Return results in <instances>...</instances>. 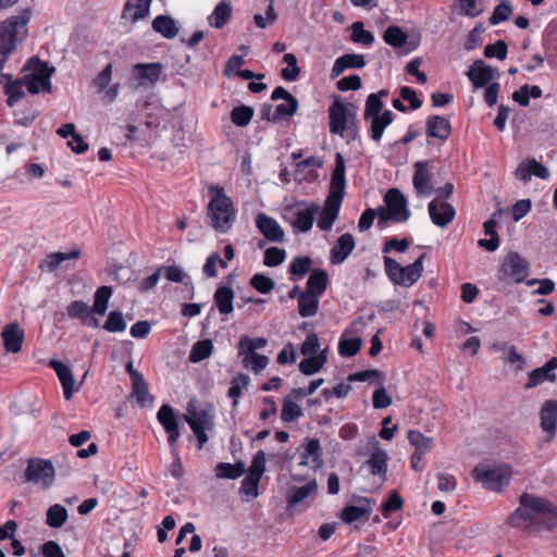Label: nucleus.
<instances>
[{
    "instance_id": "14",
    "label": "nucleus",
    "mask_w": 557,
    "mask_h": 557,
    "mask_svg": "<svg viewBox=\"0 0 557 557\" xmlns=\"http://www.w3.org/2000/svg\"><path fill=\"white\" fill-rule=\"evenodd\" d=\"M256 226L264 238L271 243H282L285 238L284 230L277 221L268 214L260 212L256 216Z\"/></svg>"
},
{
    "instance_id": "39",
    "label": "nucleus",
    "mask_w": 557,
    "mask_h": 557,
    "mask_svg": "<svg viewBox=\"0 0 557 557\" xmlns=\"http://www.w3.org/2000/svg\"><path fill=\"white\" fill-rule=\"evenodd\" d=\"M388 91L381 89L376 94H370L366 100L364 120L369 121L370 117L381 114L383 109V98L387 97Z\"/></svg>"
},
{
    "instance_id": "8",
    "label": "nucleus",
    "mask_w": 557,
    "mask_h": 557,
    "mask_svg": "<svg viewBox=\"0 0 557 557\" xmlns=\"http://www.w3.org/2000/svg\"><path fill=\"white\" fill-rule=\"evenodd\" d=\"M472 475L475 481L481 482L486 488L494 492H502L511 480L512 469L507 463H502L494 468L478 465L474 467Z\"/></svg>"
},
{
    "instance_id": "20",
    "label": "nucleus",
    "mask_w": 557,
    "mask_h": 557,
    "mask_svg": "<svg viewBox=\"0 0 557 557\" xmlns=\"http://www.w3.org/2000/svg\"><path fill=\"white\" fill-rule=\"evenodd\" d=\"M469 79L475 88L487 85L493 78L498 77V72L482 60H476L467 72Z\"/></svg>"
},
{
    "instance_id": "25",
    "label": "nucleus",
    "mask_w": 557,
    "mask_h": 557,
    "mask_svg": "<svg viewBox=\"0 0 557 557\" xmlns=\"http://www.w3.org/2000/svg\"><path fill=\"white\" fill-rule=\"evenodd\" d=\"M49 367L55 371L62 384L64 398L66 400L71 399L75 392V380L72 370L66 364L54 359L49 361Z\"/></svg>"
},
{
    "instance_id": "9",
    "label": "nucleus",
    "mask_w": 557,
    "mask_h": 557,
    "mask_svg": "<svg viewBox=\"0 0 557 557\" xmlns=\"http://www.w3.org/2000/svg\"><path fill=\"white\" fill-rule=\"evenodd\" d=\"M370 449V457L363 462L361 469H368L369 473L377 478V487H380L387 478V462L388 455L380 446L375 437H372L368 443Z\"/></svg>"
},
{
    "instance_id": "61",
    "label": "nucleus",
    "mask_w": 557,
    "mask_h": 557,
    "mask_svg": "<svg viewBox=\"0 0 557 557\" xmlns=\"http://www.w3.org/2000/svg\"><path fill=\"white\" fill-rule=\"evenodd\" d=\"M103 329L108 332H123L126 329V322L124 321L121 311H111L104 322Z\"/></svg>"
},
{
    "instance_id": "21",
    "label": "nucleus",
    "mask_w": 557,
    "mask_h": 557,
    "mask_svg": "<svg viewBox=\"0 0 557 557\" xmlns=\"http://www.w3.org/2000/svg\"><path fill=\"white\" fill-rule=\"evenodd\" d=\"M557 369V357L550 358L543 367L536 368L529 372L528 383L525 388L530 389L543 384L544 382H555L556 374L554 371Z\"/></svg>"
},
{
    "instance_id": "1",
    "label": "nucleus",
    "mask_w": 557,
    "mask_h": 557,
    "mask_svg": "<svg viewBox=\"0 0 557 557\" xmlns=\"http://www.w3.org/2000/svg\"><path fill=\"white\" fill-rule=\"evenodd\" d=\"M345 161L341 153L335 156V166L331 175L330 193L318 219L321 231H330L336 221L345 195L346 177Z\"/></svg>"
},
{
    "instance_id": "18",
    "label": "nucleus",
    "mask_w": 557,
    "mask_h": 557,
    "mask_svg": "<svg viewBox=\"0 0 557 557\" xmlns=\"http://www.w3.org/2000/svg\"><path fill=\"white\" fill-rule=\"evenodd\" d=\"M163 66L161 63H137L133 66V78L138 82V85H153L156 84L161 74Z\"/></svg>"
},
{
    "instance_id": "16",
    "label": "nucleus",
    "mask_w": 557,
    "mask_h": 557,
    "mask_svg": "<svg viewBox=\"0 0 557 557\" xmlns=\"http://www.w3.org/2000/svg\"><path fill=\"white\" fill-rule=\"evenodd\" d=\"M432 222L440 227H446L455 219L456 211L454 207L445 201L434 199L428 207Z\"/></svg>"
},
{
    "instance_id": "63",
    "label": "nucleus",
    "mask_w": 557,
    "mask_h": 557,
    "mask_svg": "<svg viewBox=\"0 0 557 557\" xmlns=\"http://www.w3.org/2000/svg\"><path fill=\"white\" fill-rule=\"evenodd\" d=\"M320 341L315 333H310L306 336L300 347V354L305 357H311L319 355Z\"/></svg>"
},
{
    "instance_id": "11",
    "label": "nucleus",
    "mask_w": 557,
    "mask_h": 557,
    "mask_svg": "<svg viewBox=\"0 0 557 557\" xmlns=\"http://www.w3.org/2000/svg\"><path fill=\"white\" fill-rule=\"evenodd\" d=\"M54 474V467L50 460L32 458L28 460L25 470V480L27 482L40 483L44 487H49L53 483Z\"/></svg>"
},
{
    "instance_id": "57",
    "label": "nucleus",
    "mask_w": 557,
    "mask_h": 557,
    "mask_svg": "<svg viewBox=\"0 0 557 557\" xmlns=\"http://www.w3.org/2000/svg\"><path fill=\"white\" fill-rule=\"evenodd\" d=\"M408 441L414 446L416 451L426 453L431 449L432 438L424 436L421 432L410 430L408 432Z\"/></svg>"
},
{
    "instance_id": "3",
    "label": "nucleus",
    "mask_w": 557,
    "mask_h": 557,
    "mask_svg": "<svg viewBox=\"0 0 557 557\" xmlns=\"http://www.w3.org/2000/svg\"><path fill=\"white\" fill-rule=\"evenodd\" d=\"M29 15L28 11H24L0 23V71L16 46L26 38Z\"/></svg>"
},
{
    "instance_id": "51",
    "label": "nucleus",
    "mask_w": 557,
    "mask_h": 557,
    "mask_svg": "<svg viewBox=\"0 0 557 557\" xmlns=\"http://www.w3.org/2000/svg\"><path fill=\"white\" fill-rule=\"evenodd\" d=\"M157 418L165 431H174L178 428L174 410L170 405H162L157 413Z\"/></svg>"
},
{
    "instance_id": "22",
    "label": "nucleus",
    "mask_w": 557,
    "mask_h": 557,
    "mask_svg": "<svg viewBox=\"0 0 557 557\" xmlns=\"http://www.w3.org/2000/svg\"><path fill=\"white\" fill-rule=\"evenodd\" d=\"M186 422L190 429H212L213 414L210 409L197 407L193 403L188 404Z\"/></svg>"
},
{
    "instance_id": "50",
    "label": "nucleus",
    "mask_w": 557,
    "mask_h": 557,
    "mask_svg": "<svg viewBox=\"0 0 557 557\" xmlns=\"http://www.w3.org/2000/svg\"><path fill=\"white\" fill-rule=\"evenodd\" d=\"M232 8L228 3L220 2L209 17V22L215 28L223 27L230 20Z\"/></svg>"
},
{
    "instance_id": "27",
    "label": "nucleus",
    "mask_w": 557,
    "mask_h": 557,
    "mask_svg": "<svg viewBox=\"0 0 557 557\" xmlns=\"http://www.w3.org/2000/svg\"><path fill=\"white\" fill-rule=\"evenodd\" d=\"M360 503H362V505L346 506L341 512V519L346 523H352L355 521H360V520L361 521L368 520V518L372 511V508L370 505L371 502L369 498L362 497V498H360Z\"/></svg>"
},
{
    "instance_id": "45",
    "label": "nucleus",
    "mask_w": 557,
    "mask_h": 557,
    "mask_svg": "<svg viewBox=\"0 0 557 557\" xmlns=\"http://www.w3.org/2000/svg\"><path fill=\"white\" fill-rule=\"evenodd\" d=\"M112 287L101 286L94 296V305L91 307L95 314L103 315L107 312L109 300L112 296Z\"/></svg>"
},
{
    "instance_id": "33",
    "label": "nucleus",
    "mask_w": 557,
    "mask_h": 557,
    "mask_svg": "<svg viewBox=\"0 0 557 557\" xmlns=\"http://www.w3.org/2000/svg\"><path fill=\"white\" fill-rule=\"evenodd\" d=\"M213 300L220 313L230 314L231 312H233L234 292L232 290L231 287H218L214 293Z\"/></svg>"
},
{
    "instance_id": "54",
    "label": "nucleus",
    "mask_w": 557,
    "mask_h": 557,
    "mask_svg": "<svg viewBox=\"0 0 557 557\" xmlns=\"http://www.w3.org/2000/svg\"><path fill=\"white\" fill-rule=\"evenodd\" d=\"M268 345V339L264 337L251 338L248 335H243L238 342V350L242 352H257L258 349H262Z\"/></svg>"
},
{
    "instance_id": "2",
    "label": "nucleus",
    "mask_w": 557,
    "mask_h": 557,
    "mask_svg": "<svg viewBox=\"0 0 557 557\" xmlns=\"http://www.w3.org/2000/svg\"><path fill=\"white\" fill-rule=\"evenodd\" d=\"M208 191L210 197L207 213L209 223L216 232L226 233L236 219L233 201L220 186L210 185Z\"/></svg>"
},
{
    "instance_id": "31",
    "label": "nucleus",
    "mask_w": 557,
    "mask_h": 557,
    "mask_svg": "<svg viewBox=\"0 0 557 557\" xmlns=\"http://www.w3.org/2000/svg\"><path fill=\"white\" fill-rule=\"evenodd\" d=\"M366 61L362 54L346 53L336 59L332 67V77L339 76L347 69H362Z\"/></svg>"
},
{
    "instance_id": "24",
    "label": "nucleus",
    "mask_w": 557,
    "mask_h": 557,
    "mask_svg": "<svg viewBox=\"0 0 557 557\" xmlns=\"http://www.w3.org/2000/svg\"><path fill=\"white\" fill-rule=\"evenodd\" d=\"M515 175L518 180L523 182H529L532 176L547 180L549 177V171L535 159H528L518 165Z\"/></svg>"
},
{
    "instance_id": "19",
    "label": "nucleus",
    "mask_w": 557,
    "mask_h": 557,
    "mask_svg": "<svg viewBox=\"0 0 557 557\" xmlns=\"http://www.w3.org/2000/svg\"><path fill=\"white\" fill-rule=\"evenodd\" d=\"M430 161H418L414 163L412 177L413 187L419 196H430L434 188L431 184Z\"/></svg>"
},
{
    "instance_id": "28",
    "label": "nucleus",
    "mask_w": 557,
    "mask_h": 557,
    "mask_svg": "<svg viewBox=\"0 0 557 557\" xmlns=\"http://www.w3.org/2000/svg\"><path fill=\"white\" fill-rule=\"evenodd\" d=\"M503 211L494 212L491 218L484 223V233L490 236V239H480L478 245L485 248L487 251H495L499 246V237L496 232L497 220L502 216Z\"/></svg>"
},
{
    "instance_id": "13",
    "label": "nucleus",
    "mask_w": 557,
    "mask_h": 557,
    "mask_svg": "<svg viewBox=\"0 0 557 557\" xmlns=\"http://www.w3.org/2000/svg\"><path fill=\"white\" fill-rule=\"evenodd\" d=\"M384 201L386 208L389 210V216L394 222H406L410 216V211L407 207V200L401 191L397 188H391L385 197Z\"/></svg>"
},
{
    "instance_id": "59",
    "label": "nucleus",
    "mask_w": 557,
    "mask_h": 557,
    "mask_svg": "<svg viewBox=\"0 0 557 557\" xmlns=\"http://www.w3.org/2000/svg\"><path fill=\"white\" fill-rule=\"evenodd\" d=\"M66 313L71 319H78L83 321L88 313H94V311L86 302L75 300L66 307Z\"/></svg>"
},
{
    "instance_id": "32",
    "label": "nucleus",
    "mask_w": 557,
    "mask_h": 557,
    "mask_svg": "<svg viewBox=\"0 0 557 557\" xmlns=\"http://www.w3.org/2000/svg\"><path fill=\"white\" fill-rule=\"evenodd\" d=\"M320 441L317 438L308 440L305 450L300 454V466L313 465V468H318L322 463Z\"/></svg>"
},
{
    "instance_id": "40",
    "label": "nucleus",
    "mask_w": 557,
    "mask_h": 557,
    "mask_svg": "<svg viewBox=\"0 0 557 557\" xmlns=\"http://www.w3.org/2000/svg\"><path fill=\"white\" fill-rule=\"evenodd\" d=\"M69 518L66 508L60 504L50 506L46 515V523L52 529H60L65 524Z\"/></svg>"
},
{
    "instance_id": "5",
    "label": "nucleus",
    "mask_w": 557,
    "mask_h": 557,
    "mask_svg": "<svg viewBox=\"0 0 557 557\" xmlns=\"http://www.w3.org/2000/svg\"><path fill=\"white\" fill-rule=\"evenodd\" d=\"M320 206L312 201H296L284 208L283 218L289 223L294 233H308L314 223Z\"/></svg>"
},
{
    "instance_id": "35",
    "label": "nucleus",
    "mask_w": 557,
    "mask_h": 557,
    "mask_svg": "<svg viewBox=\"0 0 557 557\" xmlns=\"http://www.w3.org/2000/svg\"><path fill=\"white\" fill-rule=\"evenodd\" d=\"M238 356L242 358L243 367L255 373H260L264 370L270 361L265 355L258 352H242V350H238Z\"/></svg>"
},
{
    "instance_id": "64",
    "label": "nucleus",
    "mask_w": 557,
    "mask_h": 557,
    "mask_svg": "<svg viewBox=\"0 0 557 557\" xmlns=\"http://www.w3.org/2000/svg\"><path fill=\"white\" fill-rule=\"evenodd\" d=\"M286 252L278 247H270L264 251L263 263L267 267H277L284 262Z\"/></svg>"
},
{
    "instance_id": "7",
    "label": "nucleus",
    "mask_w": 557,
    "mask_h": 557,
    "mask_svg": "<svg viewBox=\"0 0 557 557\" xmlns=\"http://www.w3.org/2000/svg\"><path fill=\"white\" fill-rule=\"evenodd\" d=\"M520 503L529 509L531 518L537 525L546 529H553L557 525V510L545 498L523 494L520 496Z\"/></svg>"
},
{
    "instance_id": "41",
    "label": "nucleus",
    "mask_w": 557,
    "mask_h": 557,
    "mask_svg": "<svg viewBox=\"0 0 557 557\" xmlns=\"http://www.w3.org/2000/svg\"><path fill=\"white\" fill-rule=\"evenodd\" d=\"M327 361L326 350L317 356L307 357L299 363V370L305 375H312L319 372Z\"/></svg>"
},
{
    "instance_id": "42",
    "label": "nucleus",
    "mask_w": 557,
    "mask_h": 557,
    "mask_svg": "<svg viewBox=\"0 0 557 557\" xmlns=\"http://www.w3.org/2000/svg\"><path fill=\"white\" fill-rule=\"evenodd\" d=\"M133 396L136 398L140 406H146L149 401H152V397L149 395L148 385L140 373H133Z\"/></svg>"
},
{
    "instance_id": "23",
    "label": "nucleus",
    "mask_w": 557,
    "mask_h": 557,
    "mask_svg": "<svg viewBox=\"0 0 557 557\" xmlns=\"http://www.w3.org/2000/svg\"><path fill=\"white\" fill-rule=\"evenodd\" d=\"M318 495L317 481L310 480L302 486H292L286 494V502L288 507H296L298 504L307 500L314 499Z\"/></svg>"
},
{
    "instance_id": "47",
    "label": "nucleus",
    "mask_w": 557,
    "mask_h": 557,
    "mask_svg": "<svg viewBox=\"0 0 557 557\" xmlns=\"http://www.w3.org/2000/svg\"><path fill=\"white\" fill-rule=\"evenodd\" d=\"M384 41L393 48H403L407 44L408 35L396 25L388 26L383 34Z\"/></svg>"
},
{
    "instance_id": "15",
    "label": "nucleus",
    "mask_w": 557,
    "mask_h": 557,
    "mask_svg": "<svg viewBox=\"0 0 557 557\" xmlns=\"http://www.w3.org/2000/svg\"><path fill=\"white\" fill-rule=\"evenodd\" d=\"M1 337L5 351L17 354L22 350L25 331L17 322H11L3 327Z\"/></svg>"
},
{
    "instance_id": "60",
    "label": "nucleus",
    "mask_w": 557,
    "mask_h": 557,
    "mask_svg": "<svg viewBox=\"0 0 557 557\" xmlns=\"http://www.w3.org/2000/svg\"><path fill=\"white\" fill-rule=\"evenodd\" d=\"M312 259L308 256L297 257L289 264V273L297 277H304L310 270Z\"/></svg>"
},
{
    "instance_id": "58",
    "label": "nucleus",
    "mask_w": 557,
    "mask_h": 557,
    "mask_svg": "<svg viewBox=\"0 0 557 557\" xmlns=\"http://www.w3.org/2000/svg\"><path fill=\"white\" fill-rule=\"evenodd\" d=\"M361 344L360 337L342 338L338 344V352L343 357H352L360 350Z\"/></svg>"
},
{
    "instance_id": "36",
    "label": "nucleus",
    "mask_w": 557,
    "mask_h": 557,
    "mask_svg": "<svg viewBox=\"0 0 557 557\" xmlns=\"http://www.w3.org/2000/svg\"><path fill=\"white\" fill-rule=\"evenodd\" d=\"M394 114L391 110H385L379 115L370 117L371 121V138L374 141L382 139L384 129L393 122Z\"/></svg>"
},
{
    "instance_id": "12",
    "label": "nucleus",
    "mask_w": 557,
    "mask_h": 557,
    "mask_svg": "<svg viewBox=\"0 0 557 557\" xmlns=\"http://www.w3.org/2000/svg\"><path fill=\"white\" fill-rule=\"evenodd\" d=\"M350 104L343 103L338 99L329 108V127L332 134L344 136L348 122L355 117L349 110Z\"/></svg>"
},
{
    "instance_id": "37",
    "label": "nucleus",
    "mask_w": 557,
    "mask_h": 557,
    "mask_svg": "<svg viewBox=\"0 0 557 557\" xmlns=\"http://www.w3.org/2000/svg\"><path fill=\"white\" fill-rule=\"evenodd\" d=\"M329 282V275L324 270H313L308 277L305 292L321 296Z\"/></svg>"
},
{
    "instance_id": "56",
    "label": "nucleus",
    "mask_w": 557,
    "mask_h": 557,
    "mask_svg": "<svg viewBox=\"0 0 557 557\" xmlns=\"http://www.w3.org/2000/svg\"><path fill=\"white\" fill-rule=\"evenodd\" d=\"M304 414L301 407L290 400L289 398H284L283 407L281 411V419L284 422H290L298 418H300Z\"/></svg>"
},
{
    "instance_id": "34",
    "label": "nucleus",
    "mask_w": 557,
    "mask_h": 557,
    "mask_svg": "<svg viewBox=\"0 0 557 557\" xmlns=\"http://www.w3.org/2000/svg\"><path fill=\"white\" fill-rule=\"evenodd\" d=\"M319 297L315 294L301 292L298 296V312L302 318H310L317 314L319 309Z\"/></svg>"
},
{
    "instance_id": "30",
    "label": "nucleus",
    "mask_w": 557,
    "mask_h": 557,
    "mask_svg": "<svg viewBox=\"0 0 557 557\" xmlns=\"http://www.w3.org/2000/svg\"><path fill=\"white\" fill-rule=\"evenodd\" d=\"M150 0H127L122 17L136 23L149 14Z\"/></svg>"
},
{
    "instance_id": "48",
    "label": "nucleus",
    "mask_w": 557,
    "mask_h": 557,
    "mask_svg": "<svg viewBox=\"0 0 557 557\" xmlns=\"http://www.w3.org/2000/svg\"><path fill=\"white\" fill-rule=\"evenodd\" d=\"M213 351V344L211 339L198 341L194 344L190 354L189 360L191 362H200L211 356Z\"/></svg>"
},
{
    "instance_id": "46",
    "label": "nucleus",
    "mask_w": 557,
    "mask_h": 557,
    "mask_svg": "<svg viewBox=\"0 0 557 557\" xmlns=\"http://www.w3.org/2000/svg\"><path fill=\"white\" fill-rule=\"evenodd\" d=\"M81 255L78 249H72L69 252H52L49 253L45 259V264L49 272L55 271L61 263L71 259H77Z\"/></svg>"
},
{
    "instance_id": "38",
    "label": "nucleus",
    "mask_w": 557,
    "mask_h": 557,
    "mask_svg": "<svg viewBox=\"0 0 557 557\" xmlns=\"http://www.w3.org/2000/svg\"><path fill=\"white\" fill-rule=\"evenodd\" d=\"M152 28L154 32L161 34L163 37L172 39L178 33L176 22L166 15H158L152 21Z\"/></svg>"
},
{
    "instance_id": "62",
    "label": "nucleus",
    "mask_w": 557,
    "mask_h": 557,
    "mask_svg": "<svg viewBox=\"0 0 557 557\" xmlns=\"http://www.w3.org/2000/svg\"><path fill=\"white\" fill-rule=\"evenodd\" d=\"M352 34L351 40L358 44L371 45L374 41V36L371 32L363 28L362 22H355L351 26Z\"/></svg>"
},
{
    "instance_id": "26",
    "label": "nucleus",
    "mask_w": 557,
    "mask_h": 557,
    "mask_svg": "<svg viewBox=\"0 0 557 557\" xmlns=\"http://www.w3.org/2000/svg\"><path fill=\"white\" fill-rule=\"evenodd\" d=\"M355 246V238L351 234L345 233L341 235L336 244L331 249V262L333 264L343 263L347 259V257L352 252Z\"/></svg>"
},
{
    "instance_id": "49",
    "label": "nucleus",
    "mask_w": 557,
    "mask_h": 557,
    "mask_svg": "<svg viewBox=\"0 0 557 557\" xmlns=\"http://www.w3.org/2000/svg\"><path fill=\"white\" fill-rule=\"evenodd\" d=\"M508 524L511 527L518 528H529L533 524H536L535 521L531 518L529 513V509H527L523 505L520 504L519 508H517L507 519Z\"/></svg>"
},
{
    "instance_id": "52",
    "label": "nucleus",
    "mask_w": 557,
    "mask_h": 557,
    "mask_svg": "<svg viewBox=\"0 0 557 557\" xmlns=\"http://www.w3.org/2000/svg\"><path fill=\"white\" fill-rule=\"evenodd\" d=\"M25 87L23 78L10 82L4 87V92L8 95V106L13 107L25 95L23 88Z\"/></svg>"
},
{
    "instance_id": "55",
    "label": "nucleus",
    "mask_w": 557,
    "mask_h": 557,
    "mask_svg": "<svg viewBox=\"0 0 557 557\" xmlns=\"http://www.w3.org/2000/svg\"><path fill=\"white\" fill-rule=\"evenodd\" d=\"M253 116V110L250 107H235L231 112L232 122L240 127L247 126Z\"/></svg>"
},
{
    "instance_id": "53",
    "label": "nucleus",
    "mask_w": 557,
    "mask_h": 557,
    "mask_svg": "<svg viewBox=\"0 0 557 557\" xmlns=\"http://www.w3.org/2000/svg\"><path fill=\"white\" fill-rule=\"evenodd\" d=\"M283 62L287 64V67L282 69L281 76L287 82H294L300 75V67L297 65V58L293 53H286L283 57Z\"/></svg>"
},
{
    "instance_id": "17",
    "label": "nucleus",
    "mask_w": 557,
    "mask_h": 557,
    "mask_svg": "<svg viewBox=\"0 0 557 557\" xmlns=\"http://www.w3.org/2000/svg\"><path fill=\"white\" fill-rule=\"evenodd\" d=\"M540 425L542 431L548 436V440L555 437L557 433V400H546L540 409Z\"/></svg>"
},
{
    "instance_id": "44",
    "label": "nucleus",
    "mask_w": 557,
    "mask_h": 557,
    "mask_svg": "<svg viewBox=\"0 0 557 557\" xmlns=\"http://www.w3.org/2000/svg\"><path fill=\"white\" fill-rule=\"evenodd\" d=\"M250 383V379L245 373H238L236 376H234L231 381V386L227 391V396L233 399V406L236 407L238 405V399L248 388V385Z\"/></svg>"
},
{
    "instance_id": "43",
    "label": "nucleus",
    "mask_w": 557,
    "mask_h": 557,
    "mask_svg": "<svg viewBox=\"0 0 557 557\" xmlns=\"http://www.w3.org/2000/svg\"><path fill=\"white\" fill-rule=\"evenodd\" d=\"M245 473V463L238 461L236 463L220 462L215 467V475L219 479L235 480Z\"/></svg>"
},
{
    "instance_id": "10",
    "label": "nucleus",
    "mask_w": 557,
    "mask_h": 557,
    "mask_svg": "<svg viewBox=\"0 0 557 557\" xmlns=\"http://www.w3.org/2000/svg\"><path fill=\"white\" fill-rule=\"evenodd\" d=\"M529 264L517 252H509L500 265V281L519 284L528 276Z\"/></svg>"
},
{
    "instance_id": "29",
    "label": "nucleus",
    "mask_w": 557,
    "mask_h": 557,
    "mask_svg": "<svg viewBox=\"0 0 557 557\" xmlns=\"http://www.w3.org/2000/svg\"><path fill=\"white\" fill-rule=\"evenodd\" d=\"M426 134L440 140H446L451 134L450 122L446 117L432 115L426 121Z\"/></svg>"
},
{
    "instance_id": "4",
    "label": "nucleus",
    "mask_w": 557,
    "mask_h": 557,
    "mask_svg": "<svg viewBox=\"0 0 557 557\" xmlns=\"http://www.w3.org/2000/svg\"><path fill=\"white\" fill-rule=\"evenodd\" d=\"M22 73L23 83L29 94L51 92V76L54 73V67H50L47 62L33 57L23 66Z\"/></svg>"
},
{
    "instance_id": "6",
    "label": "nucleus",
    "mask_w": 557,
    "mask_h": 557,
    "mask_svg": "<svg viewBox=\"0 0 557 557\" xmlns=\"http://www.w3.org/2000/svg\"><path fill=\"white\" fill-rule=\"evenodd\" d=\"M425 253H421L419 258L411 264L403 267L399 262L391 257H384V268L388 278L396 285L404 287L412 286L422 275L424 267L423 260Z\"/></svg>"
}]
</instances>
